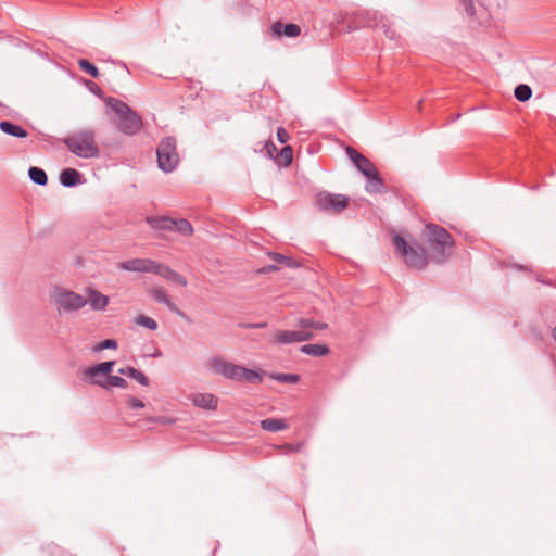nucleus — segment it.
<instances>
[{"label":"nucleus","instance_id":"obj_1","mask_svg":"<svg viewBox=\"0 0 556 556\" xmlns=\"http://www.w3.org/2000/svg\"><path fill=\"white\" fill-rule=\"evenodd\" d=\"M395 254L404 264L415 270H422L429 263L438 265L447 262L452 255L455 241L452 235L442 226L433 223L425 225L420 241L408 243L399 233L392 235Z\"/></svg>","mask_w":556,"mask_h":556},{"label":"nucleus","instance_id":"obj_2","mask_svg":"<svg viewBox=\"0 0 556 556\" xmlns=\"http://www.w3.org/2000/svg\"><path fill=\"white\" fill-rule=\"evenodd\" d=\"M210 368L216 375L237 382L261 383L263 377L260 372L243 366L233 364L223 357L214 356L210 359Z\"/></svg>","mask_w":556,"mask_h":556},{"label":"nucleus","instance_id":"obj_3","mask_svg":"<svg viewBox=\"0 0 556 556\" xmlns=\"http://www.w3.org/2000/svg\"><path fill=\"white\" fill-rule=\"evenodd\" d=\"M105 104L117 115L116 127L122 134L134 136L140 131L142 118L127 103L119 99L109 97L105 100Z\"/></svg>","mask_w":556,"mask_h":556},{"label":"nucleus","instance_id":"obj_4","mask_svg":"<svg viewBox=\"0 0 556 556\" xmlns=\"http://www.w3.org/2000/svg\"><path fill=\"white\" fill-rule=\"evenodd\" d=\"M346 154L357 170L367 178L366 191L369 193L384 192L383 180L374 163L352 147L346 148Z\"/></svg>","mask_w":556,"mask_h":556},{"label":"nucleus","instance_id":"obj_5","mask_svg":"<svg viewBox=\"0 0 556 556\" xmlns=\"http://www.w3.org/2000/svg\"><path fill=\"white\" fill-rule=\"evenodd\" d=\"M62 141L73 154L79 157H97L100 153L92 129H84L74 132Z\"/></svg>","mask_w":556,"mask_h":556},{"label":"nucleus","instance_id":"obj_6","mask_svg":"<svg viewBox=\"0 0 556 556\" xmlns=\"http://www.w3.org/2000/svg\"><path fill=\"white\" fill-rule=\"evenodd\" d=\"M353 15L356 27L382 29L386 37H388L391 40L397 41L399 36L396 34V30L392 27L390 22L378 12L362 10L354 12Z\"/></svg>","mask_w":556,"mask_h":556},{"label":"nucleus","instance_id":"obj_7","mask_svg":"<svg viewBox=\"0 0 556 556\" xmlns=\"http://www.w3.org/2000/svg\"><path fill=\"white\" fill-rule=\"evenodd\" d=\"M157 165L164 173L173 172L179 163L177 141L174 137L163 138L156 148Z\"/></svg>","mask_w":556,"mask_h":556},{"label":"nucleus","instance_id":"obj_8","mask_svg":"<svg viewBox=\"0 0 556 556\" xmlns=\"http://www.w3.org/2000/svg\"><path fill=\"white\" fill-rule=\"evenodd\" d=\"M350 205V198L340 193L319 192L316 195V206L319 211L340 214Z\"/></svg>","mask_w":556,"mask_h":556},{"label":"nucleus","instance_id":"obj_9","mask_svg":"<svg viewBox=\"0 0 556 556\" xmlns=\"http://www.w3.org/2000/svg\"><path fill=\"white\" fill-rule=\"evenodd\" d=\"M54 302L60 312H73L84 307L87 304V299L74 291L58 288Z\"/></svg>","mask_w":556,"mask_h":556},{"label":"nucleus","instance_id":"obj_10","mask_svg":"<svg viewBox=\"0 0 556 556\" xmlns=\"http://www.w3.org/2000/svg\"><path fill=\"white\" fill-rule=\"evenodd\" d=\"M155 262L150 258H131L122 262L119 268L127 271L153 273Z\"/></svg>","mask_w":556,"mask_h":556},{"label":"nucleus","instance_id":"obj_11","mask_svg":"<svg viewBox=\"0 0 556 556\" xmlns=\"http://www.w3.org/2000/svg\"><path fill=\"white\" fill-rule=\"evenodd\" d=\"M270 33L277 38H280L281 36L295 38L301 34V28L299 25L293 23L285 25L280 21H277L270 26Z\"/></svg>","mask_w":556,"mask_h":556},{"label":"nucleus","instance_id":"obj_12","mask_svg":"<svg viewBox=\"0 0 556 556\" xmlns=\"http://www.w3.org/2000/svg\"><path fill=\"white\" fill-rule=\"evenodd\" d=\"M153 274L159 275V276L163 277L164 279L175 282V283H178L182 287L187 286V279L182 275L173 270L172 268H169L166 265L159 264L155 262Z\"/></svg>","mask_w":556,"mask_h":556},{"label":"nucleus","instance_id":"obj_13","mask_svg":"<svg viewBox=\"0 0 556 556\" xmlns=\"http://www.w3.org/2000/svg\"><path fill=\"white\" fill-rule=\"evenodd\" d=\"M190 399L194 406L203 409L215 410L218 405V397L212 393H194Z\"/></svg>","mask_w":556,"mask_h":556},{"label":"nucleus","instance_id":"obj_14","mask_svg":"<svg viewBox=\"0 0 556 556\" xmlns=\"http://www.w3.org/2000/svg\"><path fill=\"white\" fill-rule=\"evenodd\" d=\"M90 306L94 311H103L109 304V298L100 291L88 289V300Z\"/></svg>","mask_w":556,"mask_h":556},{"label":"nucleus","instance_id":"obj_15","mask_svg":"<svg viewBox=\"0 0 556 556\" xmlns=\"http://www.w3.org/2000/svg\"><path fill=\"white\" fill-rule=\"evenodd\" d=\"M114 364H115L114 361H108V362H102L94 366L88 367L85 370V376L91 377L92 380L96 379V377L99 375H108L109 376L113 370Z\"/></svg>","mask_w":556,"mask_h":556},{"label":"nucleus","instance_id":"obj_16","mask_svg":"<svg viewBox=\"0 0 556 556\" xmlns=\"http://www.w3.org/2000/svg\"><path fill=\"white\" fill-rule=\"evenodd\" d=\"M260 426L268 432L283 431L289 428L288 422L282 418H266L261 420Z\"/></svg>","mask_w":556,"mask_h":556},{"label":"nucleus","instance_id":"obj_17","mask_svg":"<svg viewBox=\"0 0 556 556\" xmlns=\"http://www.w3.org/2000/svg\"><path fill=\"white\" fill-rule=\"evenodd\" d=\"M148 225L156 230H173V218L167 216H150L146 218Z\"/></svg>","mask_w":556,"mask_h":556},{"label":"nucleus","instance_id":"obj_18","mask_svg":"<svg viewBox=\"0 0 556 556\" xmlns=\"http://www.w3.org/2000/svg\"><path fill=\"white\" fill-rule=\"evenodd\" d=\"M60 182L64 187H75L80 182V173L75 168H65L60 174Z\"/></svg>","mask_w":556,"mask_h":556},{"label":"nucleus","instance_id":"obj_19","mask_svg":"<svg viewBox=\"0 0 556 556\" xmlns=\"http://www.w3.org/2000/svg\"><path fill=\"white\" fill-rule=\"evenodd\" d=\"M118 374L127 376L144 387L149 386V383H150L148 377L142 371H140L134 367H130V366L119 368Z\"/></svg>","mask_w":556,"mask_h":556},{"label":"nucleus","instance_id":"obj_20","mask_svg":"<svg viewBox=\"0 0 556 556\" xmlns=\"http://www.w3.org/2000/svg\"><path fill=\"white\" fill-rule=\"evenodd\" d=\"M0 129L4 134L16 137V138H26L27 137V131L24 128H22L18 125H15L9 121L0 122Z\"/></svg>","mask_w":556,"mask_h":556},{"label":"nucleus","instance_id":"obj_21","mask_svg":"<svg viewBox=\"0 0 556 556\" xmlns=\"http://www.w3.org/2000/svg\"><path fill=\"white\" fill-rule=\"evenodd\" d=\"M91 382L93 384H98L104 389H108L109 387H117V388L126 389L128 387V382L124 378H122L119 376H113V375H109L108 378L105 379V381H100V380L93 379Z\"/></svg>","mask_w":556,"mask_h":556},{"label":"nucleus","instance_id":"obj_22","mask_svg":"<svg viewBox=\"0 0 556 556\" xmlns=\"http://www.w3.org/2000/svg\"><path fill=\"white\" fill-rule=\"evenodd\" d=\"M301 352L306 355L318 357V356H325V355L329 354L330 349L326 344L313 343V344L302 345Z\"/></svg>","mask_w":556,"mask_h":556},{"label":"nucleus","instance_id":"obj_23","mask_svg":"<svg viewBox=\"0 0 556 556\" xmlns=\"http://www.w3.org/2000/svg\"><path fill=\"white\" fill-rule=\"evenodd\" d=\"M274 342L278 344H290L293 342H298V331L296 330H278L274 334Z\"/></svg>","mask_w":556,"mask_h":556},{"label":"nucleus","instance_id":"obj_24","mask_svg":"<svg viewBox=\"0 0 556 556\" xmlns=\"http://www.w3.org/2000/svg\"><path fill=\"white\" fill-rule=\"evenodd\" d=\"M182 236L189 237L193 233V227L189 220L185 218H173V230Z\"/></svg>","mask_w":556,"mask_h":556},{"label":"nucleus","instance_id":"obj_25","mask_svg":"<svg viewBox=\"0 0 556 556\" xmlns=\"http://www.w3.org/2000/svg\"><path fill=\"white\" fill-rule=\"evenodd\" d=\"M28 176L33 182L39 186H46L48 184V176L46 172L40 167L31 166L28 169Z\"/></svg>","mask_w":556,"mask_h":556},{"label":"nucleus","instance_id":"obj_26","mask_svg":"<svg viewBox=\"0 0 556 556\" xmlns=\"http://www.w3.org/2000/svg\"><path fill=\"white\" fill-rule=\"evenodd\" d=\"M515 98L520 102L528 101L532 96V89L525 84H520L515 88Z\"/></svg>","mask_w":556,"mask_h":556},{"label":"nucleus","instance_id":"obj_27","mask_svg":"<svg viewBox=\"0 0 556 556\" xmlns=\"http://www.w3.org/2000/svg\"><path fill=\"white\" fill-rule=\"evenodd\" d=\"M78 66L92 78H98L100 76L98 67L86 59L78 60Z\"/></svg>","mask_w":556,"mask_h":556},{"label":"nucleus","instance_id":"obj_28","mask_svg":"<svg viewBox=\"0 0 556 556\" xmlns=\"http://www.w3.org/2000/svg\"><path fill=\"white\" fill-rule=\"evenodd\" d=\"M270 378L275 381L281 383H298L300 381V376L298 374H271Z\"/></svg>","mask_w":556,"mask_h":556},{"label":"nucleus","instance_id":"obj_29","mask_svg":"<svg viewBox=\"0 0 556 556\" xmlns=\"http://www.w3.org/2000/svg\"><path fill=\"white\" fill-rule=\"evenodd\" d=\"M299 327L301 328H307V329H317V330H325L328 328V325L324 321H314L313 319L308 318H301L298 323Z\"/></svg>","mask_w":556,"mask_h":556},{"label":"nucleus","instance_id":"obj_30","mask_svg":"<svg viewBox=\"0 0 556 556\" xmlns=\"http://www.w3.org/2000/svg\"><path fill=\"white\" fill-rule=\"evenodd\" d=\"M135 321L137 325L144 327L147 329H150V330L157 329V323L152 317H149L146 315H139Z\"/></svg>","mask_w":556,"mask_h":556},{"label":"nucleus","instance_id":"obj_31","mask_svg":"<svg viewBox=\"0 0 556 556\" xmlns=\"http://www.w3.org/2000/svg\"><path fill=\"white\" fill-rule=\"evenodd\" d=\"M269 256H270L271 260H274V261H276V262L280 263V264H283L287 267H294V266H296L295 262L292 258H290L288 256H285V255H282L280 253L274 252V253H270Z\"/></svg>","mask_w":556,"mask_h":556},{"label":"nucleus","instance_id":"obj_32","mask_svg":"<svg viewBox=\"0 0 556 556\" xmlns=\"http://www.w3.org/2000/svg\"><path fill=\"white\" fill-rule=\"evenodd\" d=\"M117 348V341L114 339H105L101 342H99L94 348V352H99L105 349H116Z\"/></svg>","mask_w":556,"mask_h":556},{"label":"nucleus","instance_id":"obj_33","mask_svg":"<svg viewBox=\"0 0 556 556\" xmlns=\"http://www.w3.org/2000/svg\"><path fill=\"white\" fill-rule=\"evenodd\" d=\"M151 293H152V296L154 298V300L157 303L165 304V303L168 302L169 296L167 295V293L164 290H162V289H153L151 291Z\"/></svg>","mask_w":556,"mask_h":556},{"label":"nucleus","instance_id":"obj_34","mask_svg":"<svg viewBox=\"0 0 556 556\" xmlns=\"http://www.w3.org/2000/svg\"><path fill=\"white\" fill-rule=\"evenodd\" d=\"M280 157L283 161L285 165H289L292 162V149L289 146H286L280 151Z\"/></svg>","mask_w":556,"mask_h":556},{"label":"nucleus","instance_id":"obj_35","mask_svg":"<svg viewBox=\"0 0 556 556\" xmlns=\"http://www.w3.org/2000/svg\"><path fill=\"white\" fill-rule=\"evenodd\" d=\"M459 2L464 7L468 16L472 17L476 15L475 0H459Z\"/></svg>","mask_w":556,"mask_h":556},{"label":"nucleus","instance_id":"obj_36","mask_svg":"<svg viewBox=\"0 0 556 556\" xmlns=\"http://www.w3.org/2000/svg\"><path fill=\"white\" fill-rule=\"evenodd\" d=\"M127 406L130 409H140V408L144 407V403L140 399H137L135 396H130L127 400Z\"/></svg>","mask_w":556,"mask_h":556},{"label":"nucleus","instance_id":"obj_37","mask_svg":"<svg viewBox=\"0 0 556 556\" xmlns=\"http://www.w3.org/2000/svg\"><path fill=\"white\" fill-rule=\"evenodd\" d=\"M298 331V342H303L313 339V333L307 328H302Z\"/></svg>","mask_w":556,"mask_h":556},{"label":"nucleus","instance_id":"obj_38","mask_svg":"<svg viewBox=\"0 0 556 556\" xmlns=\"http://www.w3.org/2000/svg\"><path fill=\"white\" fill-rule=\"evenodd\" d=\"M290 136L288 131L283 127H279L277 129V139L281 143H286L289 140Z\"/></svg>","mask_w":556,"mask_h":556},{"label":"nucleus","instance_id":"obj_39","mask_svg":"<svg viewBox=\"0 0 556 556\" xmlns=\"http://www.w3.org/2000/svg\"><path fill=\"white\" fill-rule=\"evenodd\" d=\"M164 305H166L170 312H173V313H175V314H177V315H179V316H181V317H185V316H186V315H185V313H184V312H181V311L178 308V306H177L175 303H173V302L170 301V299H168V302H167V303H165Z\"/></svg>","mask_w":556,"mask_h":556},{"label":"nucleus","instance_id":"obj_40","mask_svg":"<svg viewBox=\"0 0 556 556\" xmlns=\"http://www.w3.org/2000/svg\"><path fill=\"white\" fill-rule=\"evenodd\" d=\"M276 448L280 450V451H285V452H292V453H295V452L299 451L298 446H294V445L289 444V443L277 445Z\"/></svg>","mask_w":556,"mask_h":556},{"label":"nucleus","instance_id":"obj_41","mask_svg":"<svg viewBox=\"0 0 556 556\" xmlns=\"http://www.w3.org/2000/svg\"><path fill=\"white\" fill-rule=\"evenodd\" d=\"M241 326L244 328H248V329H262V328L267 327V323L266 321L251 323V324H244Z\"/></svg>","mask_w":556,"mask_h":556},{"label":"nucleus","instance_id":"obj_42","mask_svg":"<svg viewBox=\"0 0 556 556\" xmlns=\"http://www.w3.org/2000/svg\"><path fill=\"white\" fill-rule=\"evenodd\" d=\"M266 148H267V151L268 153L271 155V150L276 151L277 148L275 147V144L273 142H269L266 144Z\"/></svg>","mask_w":556,"mask_h":556},{"label":"nucleus","instance_id":"obj_43","mask_svg":"<svg viewBox=\"0 0 556 556\" xmlns=\"http://www.w3.org/2000/svg\"><path fill=\"white\" fill-rule=\"evenodd\" d=\"M151 420L152 421H159V422H162V424L169 422V420H166L164 417H156V418H152Z\"/></svg>","mask_w":556,"mask_h":556},{"label":"nucleus","instance_id":"obj_44","mask_svg":"<svg viewBox=\"0 0 556 556\" xmlns=\"http://www.w3.org/2000/svg\"><path fill=\"white\" fill-rule=\"evenodd\" d=\"M552 336L554 340L556 341V326L553 328Z\"/></svg>","mask_w":556,"mask_h":556},{"label":"nucleus","instance_id":"obj_45","mask_svg":"<svg viewBox=\"0 0 556 556\" xmlns=\"http://www.w3.org/2000/svg\"><path fill=\"white\" fill-rule=\"evenodd\" d=\"M536 280L540 282H543V283H547V281L543 280V278H540V277H538ZM548 285H551V282H548Z\"/></svg>","mask_w":556,"mask_h":556},{"label":"nucleus","instance_id":"obj_46","mask_svg":"<svg viewBox=\"0 0 556 556\" xmlns=\"http://www.w3.org/2000/svg\"><path fill=\"white\" fill-rule=\"evenodd\" d=\"M518 268H519L520 270H526V267H525V266H521V265H520V266H518Z\"/></svg>","mask_w":556,"mask_h":556}]
</instances>
